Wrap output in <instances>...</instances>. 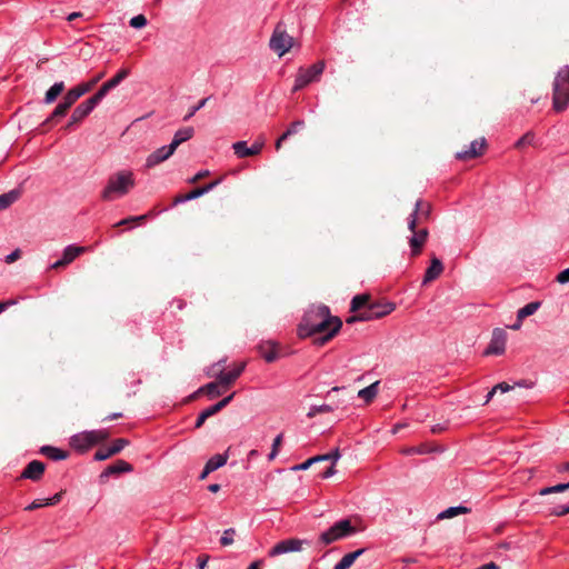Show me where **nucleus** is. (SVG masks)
Segmentation results:
<instances>
[{"instance_id": "393cba45", "label": "nucleus", "mask_w": 569, "mask_h": 569, "mask_svg": "<svg viewBox=\"0 0 569 569\" xmlns=\"http://www.w3.org/2000/svg\"><path fill=\"white\" fill-rule=\"evenodd\" d=\"M259 352L267 362H273L278 359V351L272 342L260 345Z\"/></svg>"}, {"instance_id": "f8f14e48", "label": "nucleus", "mask_w": 569, "mask_h": 569, "mask_svg": "<svg viewBox=\"0 0 569 569\" xmlns=\"http://www.w3.org/2000/svg\"><path fill=\"white\" fill-rule=\"evenodd\" d=\"M263 146V139L254 141L251 147H248L246 141H237L232 144V149L238 158H247L260 153Z\"/></svg>"}, {"instance_id": "49530a36", "label": "nucleus", "mask_w": 569, "mask_h": 569, "mask_svg": "<svg viewBox=\"0 0 569 569\" xmlns=\"http://www.w3.org/2000/svg\"><path fill=\"white\" fill-rule=\"evenodd\" d=\"M76 101H77L76 97H74V96H73V93L69 90V91L64 94V97H63V99H62L61 103H62L63 106H66L68 109H70V108L76 103Z\"/></svg>"}, {"instance_id": "bb28decb", "label": "nucleus", "mask_w": 569, "mask_h": 569, "mask_svg": "<svg viewBox=\"0 0 569 569\" xmlns=\"http://www.w3.org/2000/svg\"><path fill=\"white\" fill-rule=\"evenodd\" d=\"M64 90V83L62 81L52 84L44 96V103L50 104L61 94Z\"/></svg>"}, {"instance_id": "c03bdc74", "label": "nucleus", "mask_w": 569, "mask_h": 569, "mask_svg": "<svg viewBox=\"0 0 569 569\" xmlns=\"http://www.w3.org/2000/svg\"><path fill=\"white\" fill-rule=\"evenodd\" d=\"M128 441L126 439H117L111 447H109L112 455L119 453L126 446Z\"/></svg>"}, {"instance_id": "0e129e2a", "label": "nucleus", "mask_w": 569, "mask_h": 569, "mask_svg": "<svg viewBox=\"0 0 569 569\" xmlns=\"http://www.w3.org/2000/svg\"><path fill=\"white\" fill-rule=\"evenodd\" d=\"M60 500H61V492L56 493L51 498H47L44 503L48 505V506H53V505L58 503Z\"/></svg>"}, {"instance_id": "a878e982", "label": "nucleus", "mask_w": 569, "mask_h": 569, "mask_svg": "<svg viewBox=\"0 0 569 569\" xmlns=\"http://www.w3.org/2000/svg\"><path fill=\"white\" fill-rule=\"evenodd\" d=\"M378 386H379V381H376V382L371 383L370 386L359 390L358 397L360 399L365 400V402H367V403L371 402L378 395Z\"/></svg>"}, {"instance_id": "ea45409f", "label": "nucleus", "mask_w": 569, "mask_h": 569, "mask_svg": "<svg viewBox=\"0 0 569 569\" xmlns=\"http://www.w3.org/2000/svg\"><path fill=\"white\" fill-rule=\"evenodd\" d=\"M209 99H210V97L203 98L196 106H192L189 109L188 113L183 117V120L184 121L190 120L200 109H202L206 106V103L208 102Z\"/></svg>"}, {"instance_id": "a19ab883", "label": "nucleus", "mask_w": 569, "mask_h": 569, "mask_svg": "<svg viewBox=\"0 0 569 569\" xmlns=\"http://www.w3.org/2000/svg\"><path fill=\"white\" fill-rule=\"evenodd\" d=\"M147 23H148L147 18L143 14H138V16L132 17L129 22V24L136 29H141V28L146 27Z\"/></svg>"}, {"instance_id": "6e6d98bb", "label": "nucleus", "mask_w": 569, "mask_h": 569, "mask_svg": "<svg viewBox=\"0 0 569 569\" xmlns=\"http://www.w3.org/2000/svg\"><path fill=\"white\" fill-rule=\"evenodd\" d=\"M569 513V506H558L552 510V515L561 517Z\"/></svg>"}, {"instance_id": "58836bf2", "label": "nucleus", "mask_w": 569, "mask_h": 569, "mask_svg": "<svg viewBox=\"0 0 569 569\" xmlns=\"http://www.w3.org/2000/svg\"><path fill=\"white\" fill-rule=\"evenodd\" d=\"M535 142V133L532 131H528L525 133L515 144L516 148H522L525 146H532Z\"/></svg>"}, {"instance_id": "cd10ccee", "label": "nucleus", "mask_w": 569, "mask_h": 569, "mask_svg": "<svg viewBox=\"0 0 569 569\" xmlns=\"http://www.w3.org/2000/svg\"><path fill=\"white\" fill-rule=\"evenodd\" d=\"M228 461V452L226 453H218L212 456L207 462L206 467L211 470V472L216 471L217 469L223 467Z\"/></svg>"}, {"instance_id": "4d7b16f0", "label": "nucleus", "mask_w": 569, "mask_h": 569, "mask_svg": "<svg viewBox=\"0 0 569 569\" xmlns=\"http://www.w3.org/2000/svg\"><path fill=\"white\" fill-rule=\"evenodd\" d=\"M20 256H21V251L19 249H16L14 251H12L11 253H9L6 257V262L7 263H12L16 260H18L20 258Z\"/></svg>"}, {"instance_id": "3c124183", "label": "nucleus", "mask_w": 569, "mask_h": 569, "mask_svg": "<svg viewBox=\"0 0 569 569\" xmlns=\"http://www.w3.org/2000/svg\"><path fill=\"white\" fill-rule=\"evenodd\" d=\"M203 194H204V192H203L202 188L199 187V188H196V189L191 190L190 192H188L186 194V199H189V201H190V200L197 199Z\"/></svg>"}, {"instance_id": "4be33fe9", "label": "nucleus", "mask_w": 569, "mask_h": 569, "mask_svg": "<svg viewBox=\"0 0 569 569\" xmlns=\"http://www.w3.org/2000/svg\"><path fill=\"white\" fill-rule=\"evenodd\" d=\"M365 552V549H358L353 552L345 555L339 562L336 563L335 569H349L358 557Z\"/></svg>"}, {"instance_id": "423d86ee", "label": "nucleus", "mask_w": 569, "mask_h": 569, "mask_svg": "<svg viewBox=\"0 0 569 569\" xmlns=\"http://www.w3.org/2000/svg\"><path fill=\"white\" fill-rule=\"evenodd\" d=\"M325 67V61H318L308 68H299L292 92H297L308 84L319 81Z\"/></svg>"}, {"instance_id": "c85d7f7f", "label": "nucleus", "mask_w": 569, "mask_h": 569, "mask_svg": "<svg viewBox=\"0 0 569 569\" xmlns=\"http://www.w3.org/2000/svg\"><path fill=\"white\" fill-rule=\"evenodd\" d=\"M369 300L370 298L368 295L355 296L351 300L350 310L352 312H361L368 307V305H370Z\"/></svg>"}, {"instance_id": "7ed1b4c3", "label": "nucleus", "mask_w": 569, "mask_h": 569, "mask_svg": "<svg viewBox=\"0 0 569 569\" xmlns=\"http://www.w3.org/2000/svg\"><path fill=\"white\" fill-rule=\"evenodd\" d=\"M569 107V66H563L557 72L552 83V108L563 112Z\"/></svg>"}, {"instance_id": "b1692460", "label": "nucleus", "mask_w": 569, "mask_h": 569, "mask_svg": "<svg viewBox=\"0 0 569 569\" xmlns=\"http://www.w3.org/2000/svg\"><path fill=\"white\" fill-rule=\"evenodd\" d=\"M40 452L54 461L64 460L68 458V452L52 446H43L40 449Z\"/></svg>"}, {"instance_id": "4c0bfd02", "label": "nucleus", "mask_w": 569, "mask_h": 569, "mask_svg": "<svg viewBox=\"0 0 569 569\" xmlns=\"http://www.w3.org/2000/svg\"><path fill=\"white\" fill-rule=\"evenodd\" d=\"M282 438H283V435L282 433H279L274 439H273V442H272V447H271V451L270 453L268 455V460L271 461L273 460L278 453H279V448L282 443Z\"/></svg>"}, {"instance_id": "052dcab7", "label": "nucleus", "mask_w": 569, "mask_h": 569, "mask_svg": "<svg viewBox=\"0 0 569 569\" xmlns=\"http://www.w3.org/2000/svg\"><path fill=\"white\" fill-rule=\"evenodd\" d=\"M209 176V170H201L199 171L193 178H191L189 180L190 183H196L197 181H199L200 179L204 178Z\"/></svg>"}, {"instance_id": "f03ea898", "label": "nucleus", "mask_w": 569, "mask_h": 569, "mask_svg": "<svg viewBox=\"0 0 569 569\" xmlns=\"http://www.w3.org/2000/svg\"><path fill=\"white\" fill-rule=\"evenodd\" d=\"M136 186V177L131 170H119L109 176L106 187L101 191V199L113 201L122 198Z\"/></svg>"}, {"instance_id": "5701e85b", "label": "nucleus", "mask_w": 569, "mask_h": 569, "mask_svg": "<svg viewBox=\"0 0 569 569\" xmlns=\"http://www.w3.org/2000/svg\"><path fill=\"white\" fill-rule=\"evenodd\" d=\"M87 248L76 244H69L64 248L62 257L64 262L68 264L71 263L76 258H78L81 253L86 252Z\"/></svg>"}, {"instance_id": "aec40b11", "label": "nucleus", "mask_w": 569, "mask_h": 569, "mask_svg": "<svg viewBox=\"0 0 569 569\" xmlns=\"http://www.w3.org/2000/svg\"><path fill=\"white\" fill-rule=\"evenodd\" d=\"M132 471V466L124 460H117L114 463L108 466L101 473V477H108L110 475H118L122 472Z\"/></svg>"}, {"instance_id": "680f3d73", "label": "nucleus", "mask_w": 569, "mask_h": 569, "mask_svg": "<svg viewBox=\"0 0 569 569\" xmlns=\"http://www.w3.org/2000/svg\"><path fill=\"white\" fill-rule=\"evenodd\" d=\"M224 365H226V359H221L219 361H217L216 363H213L208 371H211V372H214V371H218L219 369H223L224 370Z\"/></svg>"}, {"instance_id": "e2e57ef3", "label": "nucleus", "mask_w": 569, "mask_h": 569, "mask_svg": "<svg viewBox=\"0 0 569 569\" xmlns=\"http://www.w3.org/2000/svg\"><path fill=\"white\" fill-rule=\"evenodd\" d=\"M233 396H234V392L229 395L228 397H224L219 402H217V406H219V409L222 410L224 407H227L230 403V401L232 400Z\"/></svg>"}, {"instance_id": "79ce46f5", "label": "nucleus", "mask_w": 569, "mask_h": 569, "mask_svg": "<svg viewBox=\"0 0 569 569\" xmlns=\"http://www.w3.org/2000/svg\"><path fill=\"white\" fill-rule=\"evenodd\" d=\"M236 535V530L233 528H229L223 531V535L220 539V543L222 546H229L233 542V537Z\"/></svg>"}, {"instance_id": "0eeeda50", "label": "nucleus", "mask_w": 569, "mask_h": 569, "mask_svg": "<svg viewBox=\"0 0 569 569\" xmlns=\"http://www.w3.org/2000/svg\"><path fill=\"white\" fill-rule=\"evenodd\" d=\"M269 44L279 57H282L292 48L293 38L286 32L281 23H278L270 38Z\"/></svg>"}, {"instance_id": "a211bd4d", "label": "nucleus", "mask_w": 569, "mask_h": 569, "mask_svg": "<svg viewBox=\"0 0 569 569\" xmlns=\"http://www.w3.org/2000/svg\"><path fill=\"white\" fill-rule=\"evenodd\" d=\"M411 232L413 234L409 239V244H410L412 254L416 256V254H418L421 251V248H422V246L425 244V242L427 240L428 230L427 229H421V230L417 231L415 229V231H411Z\"/></svg>"}, {"instance_id": "774afa93", "label": "nucleus", "mask_w": 569, "mask_h": 569, "mask_svg": "<svg viewBox=\"0 0 569 569\" xmlns=\"http://www.w3.org/2000/svg\"><path fill=\"white\" fill-rule=\"evenodd\" d=\"M329 460L332 461V465H335L340 459V451L338 448H336L333 451L328 453Z\"/></svg>"}, {"instance_id": "6ab92c4d", "label": "nucleus", "mask_w": 569, "mask_h": 569, "mask_svg": "<svg viewBox=\"0 0 569 569\" xmlns=\"http://www.w3.org/2000/svg\"><path fill=\"white\" fill-rule=\"evenodd\" d=\"M443 271V264L438 258H432L430 266L427 268L423 277V283H428L437 279Z\"/></svg>"}, {"instance_id": "09e8293b", "label": "nucleus", "mask_w": 569, "mask_h": 569, "mask_svg": "<svg viewBox=\"0 0 569 569\" xmlns=\"http://www.w3.org/2000/svg\"><path fill=\"white\" fill-rule=\"evenodd\" d=\"M146 218H147V214H142V216H138V217H129V218L120 220L116 226H124L130 222L143 221V220H146Z\"/></svg>"}, {"instance_id": "a18cd8bd", "label": "nucleus", "mask_w": 569, "mask_h": 569, "mask_svg": "<svg viewBox=\"0 0 569 569\" xmlns=\"http://www.w3.org/2000/svg\"><path fill=\"white\" fill-rule=\"evenodd\" d=\"M113 456L109 448L106 449H99L94 453V460L102 461Z\"/></svg>"}, {"instance_id": "9b49d317", "label": "nucleus", "mask_w": 569, "mask_h": 569, "mask_svg": "<svg viewBox=\"0 0 569 569\" xmlns=\"http://www.w3.org/2000/svg\"><path fill=\"white\" fill-rule=\"evenodd\" d=\"M507 333L503 329L496 328L492 331L491 340L485 351V355L500 356L506 351Z\"/></svg>"}, {"instance_id": "20e7f679", "label": "nucleus", "mask_w": 569, "mask_h": 569, "mask_svg": "<svg viewBox=\"0 0 569 569\" xmlns=\"http://www.w3.org/2000/svg\"><path fill=\"white\" fill-rule=\"evenodd\" d=\"M109 438V431L107 429H97L90 431H82L73 435L70 438V446L78 452H86L90 448L94 447Z\"/></svg>"}, {"instance_id": "1a4fd4ad", "label": "nucleus", "mask_w": 569, "mask_h": 569, "mask_svg": "<svg viewBox=\"0 0 569 569\" xmlns=\"http://www.w3.org/2000/svg\"><path fill=\"white\" fill-rule=\"evenodd\" d=\"M247 363L240 362L232 370L224 371L223 369H219L218 371L211 372L208 371L207 375L209 377H213L218 380V383L222 387H228L232 385L243 372L246 369Z\"/></svg>"}, {"instance_id": "603ef678", "label": "nucleus", "mask_w": 569, "mask_h": 569, "mask_svg": "<svg viewBox=\"0 0 569 569\" xmlns=\"http://www.w3.org/2000/svg\"><path fill=\"white\" fill-rule=\"evenodd\" d=\"M305 126V122L302 120H297V121H293L289 127H288V131L291 132V134H296L298 132L299 129L303 128Z\"/></svg>"}, {"instance_id": "7c9ffc66", "label": "nucleus", "mask_w": 569, "mask_h": 569, "mask_svg": "<svg viewBox=\"0 0 569 569\" xmlns=\"http://www.w3.org/2000/svg\"><path fill=\"white\" fill-rule=\"evenodd\" d=\"M540 308L539 301H532L520 308L517 312V317L519 320H523L525 318L533 315Z\"/></svg>"}, {"instance_id": "9d476101", "label": "nucleus", "mask_w": 569, "mask_h": 569, "mask_svg": "<svg viewBox=\"0 0 569 569\" xmlns=\"http://www.w3.org/2000/svg\"><path fill=\"white\" fill-rule=\"evenodd\" d=\"M305 543H307L306 540L297 538L281 540L269 550V556L276 557L287 552L300 551Z\"/></svg>"}, {"instance_id": "2f4dec72", "label": "nucleus", "mask_w": 569, "mask_h": 569, "mask_svg": "<svg viewBox=\"0 0 569 569\" xmlns=\"http://www.w3.org/2000/svg\"><path fill=\"white\" fill-rule=\"evenodd\" d=\"M336 408H337L336 406H331V405H328V403H323V405H320V406H311L309 408V411L307 412V417L309 419H312L317 415L332 412Z\"/></svg>"}, {"instance_id": "c9c22d12", "label": "nucleus", "mask_w": 569, "mask_h": 569, "mask_svg": "<svg viewBox=\"0 0 569 569\" xmlns=\"http://www.w3.org/2000/svg\"><path fill=\"white\" fill-rule=\"evenodd\" d=\"M569 489V481L567 483H559L552 487H546L540 490L541 496H547L550 493L563 492Z\"/></svg>"}, {"instance_id": "39448f33", "label": "nucleus", "mask_w": 569, "mask_h": 569, "mask_svg": "<svg viewBox=\"0 0 569 569\" xmlns=\"http://www.w3.org/2000/svg\"><path fill=\"white\" fill-rule=\"evenodd\" d=\"M357 532L349 519H341L333 523L329 529L319 536L318 542L322 546L331 545L336 541L353 536Z\"/></svg>"}, {"instance_id": "13d9d810", "label": "nucleus", "mask_w": 569, "mask_h": 569, "mask_svg": "<svg viewBox=\"0 0 569 569\" xmlns=\"http://www.w3.org/2000/svg\"><path fill=\"white\" fill-rule=\"evenodd\" d=\"M220 182H221V179H218V180H214L210 183L202 186L201 188H202L204 194L208 193L209 191L213 190L218 184H220Z\"/></svg>"}, {"instance_id": "69168bd1", "label": "nucleus", "mask_w": 569, "mask_h": 569, "mask_svg": "<svg viewBox=\"0 0 569 569\" xmlns=\"http://www.w3.org/2000/svg\"><path fill=\"white\" fill-rule=\"evenodd\" d=\"M336 473L335 465H331L326 471L320 473L322 479H328Z\"/></svg>"}, {"instance_id": "473e14b6", "label": "nucleus", "mask_w": 569, "mask_h": 569, "mask_svg": "<svg viewBox=\"0 0 569 569\" xmlns=\"http://www.w3.org/2000/svg\"><path fill=\"white\" fill-rule=\"evenodd\" d=\"M467 512H468V508H466L463 506L450 507V508L443 510L442 512H440L438 518L439 519H449V518H453L458 515L467 513Z\"/></svg>"}, {"instance_id": "2eb2a0df", "label": "nucleus", "mask_w": 569, "mask_h": 569, "mask_svg": "<svg viewBox=\"0 0 569 569\" xmlns=\"http://www.w3.org/2000/svg\"><path fill=\"white\" fill-rule=\"evenodd\" d=\"M93 109L94 108L87 100L81 102L72 111V114L66 124L64 130H71L74 124L81 122L86 117H88Z\"/></svg>"}, {"instance_id": "f257e3e1", "label": "nucleus", "mask_w": 569, "mask_h": 569, "mask_svg": "<svg viewBox=\"0 0 569 569\" xmlns=\"http://www.w3.org/2000/svg\"><path fill=\"white\" fill-rule=\"evenodd\" d=\"M341 327L340 318L331 316L327 306H312L306 311L298 327V335L300 338H307L316 333H325L316 340L319 346H322L330 341Z\"/></svg>"}, {"instance_id": "338daca9", "label": "nucleus", "mask_w": 569, "mask_h": 569, "mask_svg": "<svg viewBox=\"0 0 569 569\" xmlns=\"http://www.w3.org/2000/svg\"><path fill=\"white\" fill-rule=\"evenodd\" d=\"M77 86L80 88V90L82 91L83 94H86L87 92H89L93 89L92 83H90L89 81L79 83Z\"/></svg>"}, {"instance_id": "de8ad7c7", "label": "nucleus", "mask_w": 569, "mask_h": 569, "mask_svg": "<svg viewBox=\"0 0 569 569\" xmlns=\"http://www.w3.org/2000/svg\"><path fill=\"white\" fill-rule=\"evenodd\" d=\"M219 411H220L219 406H217V403H216L213 406L206 408L200 413H202V417H206V419H208V418L214 416L216 413H218Z\"/></svg>"}, {"instance_id": "bf43d9fd", "label": "nucleus", "mask_w": 569, "mask_h": 569, "mask_svg": "<svg viewBox=\"0 0 569 569\" xmlns=\"http://www.w3.org/2000/svg\"><path fill=\"white\" fill-rule=\"evenodd\" d=\"M493 388L496 391H500L502 393L508 392L512 389V387L510 385H508L507 382H500V383L496 385Z\"/></svg>"}, {"instance_id": "e433bc0d", "label": "nucleus", "mask_w": 569, "mask_h": 569, "mask_svg": "<svg viewBox=\"0 0 569 569\" xmlns=\"http://www.w3.org/2000/svg\"><path fill=\"white\" fill-rule=\"evenodd\" d=\"M108 94V91L104 89V87H100L99 90L92 96L90 97L89 99H87V101L93 107L96 108L100 101Z\"/></svg>"}, {"instance_id": "4468645a", "label": "nucleus", "mask_w": 569, "mask_h": 569, "mask_svg": "<svg viewBox=\"0 0 569 569\" xmlns=\"http://www.w3.org/2000/svg\"><path fill=\"white\" fill-rule=\"evenodd\" d=\"M174 151L176 149L171 144L162 146L148 156L146 166L148 168H152L169 159L174 153Z\"/></svg>"}, {"instance_id": "5fc2aeb1", "label": "nucleus", "mask_w": 569, "mask_h": 569, "mask_svg": "<svg viewBox=\"0 0 569 569\" xmlns=\"http://www.w3.org/2000/svg\"><path fill=\"white\" fill-rule=\"evenodd\" d=\"M557 281L560 283L569 282V268H567L558 273Z\"/></svg>"}, {"instance_id": "ddd939ff", "label": "nucleus", "mask_w": 569, "mask_h": 569, "mask_svg": "<svg viewBox=\"0 0 569 569\" xmlns=\"http://www.w3.org/2000/svg\"><path fill=\"white\" fill-rule=\"evenodd\" d=\"M431 206L421 199H418L415 204L412 213L408 218V228L410 231H415L417 227L418 218L428 219L430 216Z\"/></svg>"}, {"instance_id": "f704fd0d", "label": "nucleus", "mask_w": 569, "mask_h": 569, "mask_svg": "<svg viewBox=\"0 0 569 569\" xmlns=\"http://www.w3.org/2000/svg\"><path fill=\"white\" fill-rule=\"evenodd\" d=\"M18 199V192L10 191L0 196V211L8 208Z\"/></svg>"}, {"instance_id": "6e6552de", "label": "nucleus", "mask_w": 569, "mask_h": 569, "mask_svg": "<svg viewBox=\"0 0 569 569\" xmlns=\"http://www.w3.org/2000/svg\"><path fill=\"white\" fill-rule=\"evenodd\" d=\"M396 308L392 302H370L368 307L361 311V319L363 320H376L391 313Z\"/></svg>"}, {"instance_id": "864d4df0", "label": "nucleus", "mask_w": 569, "mask_h": 569, "mask_svg": "<svg viewBox=\"0 0 569 569\" xmlns=\"http://www.w3.org/2000/svg\"><path fill=\"white\" fill-rule=\"evenodd\" d=\"M44 501H46V499H36L28 507H26V510L31 511V510H36L38 508L44 507V506H47L44 503Z\"/></svg>"}, {"instance_id": "412c9836", "label": "nucleus", "mask_w": 569, "mask_h": 569, "mask_svg": "<svg viewBox=\"0 0 569 569\" xmlns=\"http://www.w3.org/2000/svg\"><path fill=\"white\" fill-rule=\"evenodd\" d=\"M193 134H194V129L192 127H183L176 131L170 144L173 146L174 149L177 150V148L181 143L190 140L193 137Z\"/></svg>"}, {"instance_id": "72a5a7b5", "label": "nucleus", "mask_w": 569, "mask_h": 569, "mask_svg": "<svg viewBox=\"0 0 569 569\" xmlns=\"http://www.w3.org/2000/svg\"><path fill=\"white\" fill-rule=\"evenodd\" d=\"M218 382H209L199 389V392H206L210 398L220 396L222 392L219 389Z\"/></svg>"}, {"instance_id": "37998d69", "label": "nucleus", "mask_w": 569, "mask_h": 569, "mask_svg": "<svg viewBox=\"0 0 569 569\" xmlns=\"http://www.w3.org/2000/svg\"><path fill=\"white\" fill-rule=\"evenodd\" d=\"M130 74V70L123 68L118 71V73L111 78V81L118 87L128 76Z\"/></svg>"}, {"instance_id": "f3484780", "label": "nucleus", "mask_w": 569, "mask_h": 569, "mask_svg": "<svg viewBox=\"0 0 569 569\" xmlns=\"http://www.w3.org/2000/svg\"><path fill=\"white\" fill-rule=\"evenodd\" d=\"M44 463L39 460H32L27 465L21 473V478L38 481L44 472Z\"/></svg>"}, {"instance_id": "c756f323", "label": "nucleus", "mask_w": 569, "mask_h": 569, "mask_svg": "<svg viewBox=\"0 0 569 569\" xmlns=\"http://www.w3.org/2000/svg\"><path fill=\"white\" fill-rule=\"evenodd\" d=\"M68 108L66 106H63L61 102L54 108V110L52 111V113L42 122V127L47 126V124H50V123H53V122H57L59 119L63 118L67 112H68Z\"/></svg>"}, {"instance_id": "8fccbe9b", "label": "nucleus", "mask_w": 569, "mask_h": 569, "mask_svg": "<svg viewBox=\"0 0 569 569\" xmlns=\"http://www.w3.org/2000/svg\"><path fill=\"white\" fill-rule=\"evenodd\" d=\"M313 463H316V459L309 458L305 462L293 466L291 469L295 471L307 470Z\"/></svg>"}, {"instance_id": "dca6fc26", "label": "nucleus", "mask_w": 569, "mask_h": 569, "mask_svg": "<svg viewBox=\"0 0 569 569\" xmlns=\"http://www.w3.org/2000/svg\"><path fill=\"white\" fill-rule=\"evenodd\" d=\"M486 148V140H473L468 149L460 151L457 153V158L460 160H469L479 157L482 154L483 150Z\"/></svg>"}]
</instances>
